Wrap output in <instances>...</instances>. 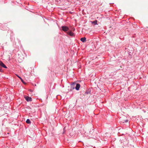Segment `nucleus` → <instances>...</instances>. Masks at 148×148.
I'll list each match as a JSON object with an SVG mask.
<instances>
[{"label": "nucleus", "mask_w": 148, "mask_h": 148, "mask_svg": "<svg viewBox=\"0 0 148 148\" xmlns=\"http://www.w3.org/2000/svg\"><path fill=\"white\" fill-rule=\"evenodd\" d=\"M80 87V84H72L71 86L70 89L69 90V91H71L73 90L74 89H75L77 90H79V88Z\"/></svg>", "instance_id": "obj_1"}, {"label": "nucleus", "mask_w": 148, "mask_h": 148, "mask_svg": "<svg viewBox=\"0 0 148 148\" xmlns=\"http://www.w3.org/2000/svg\"><path fill=\"white\" fill-rule=\"evenodd\" d=\"M61 27L62 28V30L64 32L67 31L69 29V28L68 27L66 26H62Z\"/></svg>", "instance_id": "obj_2"}, {"label": "nucleus", "mask_w": 148, "mask_h": 148, "mask_svg": "<svg viewBox=\"0 0 148 148\" xmlns=\"http://www.w3.org/2000/svg\"><path fill=\"white\" fill-rule=\"evenodd\" d=\"M25 98L27 102L31 101H32V98L28 96H26L25 97Z\"/></svg>", "instance_id": "obj_3"}, {"label": "nucleus", "mask_w": 148, "mask_h": 148, "mask_svg": "<svg viewBox=\"0 0 148 148\" xmlns=\"http://www.w3.org/2000/svg\"><path fill=\"white\" fill-rule=\"evenodd\" d=\"M0 66L5 68H7V67L5 64L1 61H0Z\"/></svg>", "instance_id": "obj_4"}, {"label": "nucleus", "mask_w": 148, "mask_h": 148, "mask_svg": "<svg viewBox=\"0 0 148 148\" xmlns=\"http://www.w3.org/2000/svg\"><path fill=\"white\" fill-rule=\"evenodd\" d=\"M67 34L71 36H74V34L71 31H70L67 32Z\"/></svg>", "instance_id": "obj_5"}, {"label": "nucleus", "mask_w": 148, "mask_h": 148, "mask_svg": "<svg viewBox=\"0 0 148 148\" xmlns=\"http://www.w3.org/2000/svg\"><path fill=\"white\" fill-rule=\"evenodd\" d=\"M86 38L85 37L81 38L80 39V40L83 42H84L86 41Z\"/></svg>", "instance_id": "obj_6"}, {"label": "nucleus", "mask_w": 148, "mask_h": 148, "mask_svg": "<svg viewBox=\"0 0 148 148\" xmlns=\"http://www.w3.org/2000/svg\"><path fill=\"white\" fill-rule=\"evenodd\" d=\"M97 20H95L94 21H92L91 23H92V24H94V25H96L98 24H97Z\"/></svg>", "instance_id": "obj_7"}, {"label": "nucleus", "mask_w": 148, "mask_h": 148, "mask_svg": "<svg viewBox=\"0 0 148 148\" xmlns=\"http://www.w3.org/2000/svg\"><path fill=\"white\" fill-rule=\"evenodd\" d=\"M26 123L28 124H30L31 123V121L29 119H27L26 121Z\"/></svg>", "instance_id": "obj_8"}, {"label": "nucleus", "mask_w": 148, "mask_h": 148, "mask_svg": "<svg viewBox=\"0 0 148 148\" xmlns=\"http://www.w3.org/2000/svg\"><path fill=\"white\" fill-rule=\"evenodd\" d=\"M90 91L89 90H87L86 92H85V94H88L90 93Z\"/></svg>", "instance_id": "obj_9"}, {"label": "nucleus", "mask_w": 148, "mask_h": 148, "mask_svg": "<svg viewBox=\"0 0 148 148\" xmlns=\"http://www.w3.org/2000/svg\"><path fill=\"white\" fill-rule=\"evenodd\" d=\"M17 76L21 80V81L23 82V80L18 75H17Z\"/></svg>", "instance_id": "obj_10"}, {"label": "nucleus", "mask_w": 148, "mask_h": 148, "mask_svg": "<svg viewBox=\"0 0 148 148\" xmlns=\"http://www.w3.org/2000/svg\"><path fill=\"white\" fill-rule=\"evenodd\" d=\"M2 70L0 68V72H2Z\"/></svg>", "instance_id": "obj_11"}, {"label": "nucleus", "mask_w": 148, "mask_h": 148, "mask_svg": "<svg viewBox=\"0 0 148 148\" xmlns=\"http://www.w3.org/2000/svg\"><path fill=\"white\" fill-rule=\"evenodd\" d=\"M128 121V120H126V121H125V122H127Z\"/></svg>", "instance_id": "obj_12"}, {"label": "nucleus", "mask_w": 148, "mask_h": 148, "mask_svg": "<svg viewBox=\"0 0 148 148\" xmlns=\"http://www.w3.org/2000/svg\"><path fill=\"white\" fill-rule=\"evenodd\" d=\"M65 127H64V130H65Z\"/></svg>", "instance_id": "obj_13"}]
</instances>
